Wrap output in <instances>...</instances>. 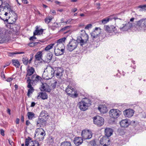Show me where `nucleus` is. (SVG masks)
<instances>
[{
    "label": "nucleus",
    "instance_id": "obj_1",
    "mask_svg": "<svg viewBox=\"0 0 146 146\" xmlns=\"http://www.w3.org/2000/svg\"><path fill=\"white\" fill-rule=\"evenodd\" d=\"M81 36H78L77 40L74 39L71 40L67 45V49L70 51H72L76 49L78 46V43H80L81 45L82 46L86 44L88 39V36L86 33L85 30H81Z\"/></svg>",
    "mask_w": 146,
    "mask_h": 146
},
{
    "label": "nucleus",
    "instance_id": "obj_22",
    "mask_svg": "<svg viewBox=\"0 0 146 146\" xmlns=\"http://www.w3.org/2000/svg\"><path fill=\"white\" fill-rule=\"evenodd\" d=\"M113 129L110 128H106L105 129V134L107 137H110L113 134Z\"/></svg>",
    "mask_w": 146,
    "mask_h": 146
},
{
    "label": "nucleus",
    "instance_id": "obj_28",
    "mask_svg": "<svg viewBox=\"0 0 146 146\" xmlns=\"http://www.w3.org/2000/svg\"><path fill=\"white\" fill-rule=\"evenodd\" d=\"M54 52L56 56H59L63 54L64 52V51H61V50H60V49L58 48L57 47L55 46Z\"/></svg>",
    "mask_w": 146,
    "mask_h": 146
},
{
    "label": "nucleus",
    "instance_id": "obj_52",
    "mask_svg": "<svg viewBox=\"0 0 146 146\" xmlns=\"http://www.w3.org/2000/svg\"><path fill=\"white\" fill-rule=\"evenodd\" d=\"M70 27H71L70 26H67L63 28H62L61 29V31H64L66 30L67 29H69Z\"/></svg>",
    "mask_w": 146,
    "mask_h": 146
},
{
    "label": "nucleus",
    "instance_id": "obj_33",
    "mask_svg": "<svg viewBox=\"0 0 146 146\" xmlns=\"http://www.w3.org/2000/svg\"><path fill=\"white\" fill-rule=\"evenodd\" d=\"M27 115L28 119L29 120H32L35 117V114L32 112H28Z\"/></svg>",
    "mask_w": 146,
    "mask_h": 146
},
{
    "label": "nucleus",
    "instance_id": "obj_57",
    "mask_svg": "<svg viewBox=\"0 0 146 146\" xmlns=\"http://www.w3.org/2000/svg\"><path fill=\"white\" fill-rule=\"evenodd\" d=\"M33 56V55H31L30 56V58L29 60V61H28V62H29V63H31V62Z\"/></svg>",
    "mask_w": 146,
    "mask_h": 146
},
{
    "label": "nucleus",
    "instance_id": "obj_8",
    "mask_svg": "<svg viewBox=\"0 0 146 146\" xmlns=\"http://www.w3.org/2000/svg\"><path fill=\"white\" fill-rule=\"evenodd\" d=\"M121 113V112L118 109H112L109 112L110 116L113 118L115 119L118 117Z\"/></svg>",
    "mask_w": 146,
    "mask_h": 146
},
{
    "label": "nucleus",
    "instance_id": "obj_51",
    "mask_svg": "<svg viewBox=\"0 0 146 146\" xmlns=\"http://www.w3.org/2000/svg\"><path fill=\"white\" fill-rule=\"evenodd\" d=\"M92 27V24H89L87 25L85 28V29H89L91 28Z\"/></svg>",
    "mask_w": 146,
    "mask_h": 146
},
{
    "label": "nucleus",
    "instance_id": "obj_24",
    "mask_svg": "<svg viewBox=\"0 0 146 146\" xmlns=\"http://www.w3.org/2000/svg\"><path fill=\"white\" fill-rule=\"evenodd\" d=\"M48 95L46 93L42 92H40L38 93L37 98L38 99L41 98L43 100H45L47 99Z\"/></svg>",
    "mask_w": 146,
    "mask_h": 146
},
{
    "label": "nucleus",
    "instance_id": "obj_7",
    "mask_svg": "<svg viewBox=\"0 0 146 146\" xmlns=\"http://www.w3.org/2000/svg\"><path fill=\"white\" fill-rule=\"evenodd\" d=\"M81 135L84 139H89L92 137V133L90 131L85 129L82 131Z\"/></svg>",
    "mask_w": 146,
    "mask_h": 146
},
{
    "label": "nucleus",
    "instance_id": "obj_35",
    "mask_svg": "<svg viewBox=\"0 0 146 146\" xmlns=\"http://www.w3.org/2000/svg\"><path fill=\"white\" fill-rule=\"evenodd\" d=\"M55 44V43H51L48 45L44 49V50L46 51H48L50 50V49L52 48L53 46Z\"/></svg>",
    "mask_w": 146,
    "mask_h": 146
},
{
    "label": "nucleus",
    "instance_id": "obj_62",
    "mask_svg": "<svg viewBox=\"0 0 146 146\" xmlns=\"http://www.w3.org/2000/svg\"><path fill=\"white\" fill-rule=\"evenodd\" d=\"M30 124V122L29 120H27L26 121V124L27 125H29Z\"/></svg>",
    "mask_w": 146,
    "mask_h": 146
},
{
    "label": "nucleus",
    "instance_id": "obj_50",
    "mask_svg": "<svg viewBox=\"0 0 146 146\" xmlns=\"http://www.w3.org/2000/svg\"><path fill=\"white\" fill-rule=\"evenodd\" d=\"M57 84V82L56 81H54V82L51 84V86L53 88H55Z\"/></svg>",
    "mask_w": 146,
    "mask_h": 146
},
{
    "label": "nucleus",
    "instance_id": "obj_5",
    "mask_svg": "<svg viewBox=\"0 0 146 146\" xmlns=\"http://www.w3.org/2000/svg\"><path fill=\"white\" fill-rule=\"evenodd\" d=\"M93 119L94 124L98 127H101L104 124V119L101 117L97 115L93 117Z\"/></svg>",
    "mask_w": 146,
    "mask_h": 146
},
{
    "label": "nucleus",
    "instance_id": "obj_32",
    "mask_svg": "<svg viewBox=\"0 0 146 146\" xmlns=\"http://www.w3.org/2000/svg\"><path fill=\"white\" fill-rule=\"evenodd\" d=\"M9 11H7L6 12V13H4L2 15H0V19L2 20L5 23L6 22L7 19L8 18V12Z\"/></svg>",
    "mask_w": 146,
    "mask_h": 146
},
{
    "label": "nucleus",
    "instance_id": "obj_3",
    "mask_svg": "<svg viewBox=\"0 0 146 146\" xmlns=\"http://www.w3.org/2000/svg\"><path fill=\"white\" fill-rule=\"evenodd\" d=\"M41 79V77L39 76L36 74H33L31 76V78L30 77H27V82L29 83V82H30L31 84L33 85L35 84Z\"/></svg>",
    "mask_w": 146,
    "mask_h": 146
},
{
    "label": "nucleus",
    "instance_id": "obj_27",
    "mask_svg": "<svg viewBox=\"0 0 146 146\" xmlns=\"http://www.w3.org/2000/svg\"><path fill=\"white\" fill-rule=\"evenodd\" d=\"M105 30L109 33H111L114 32L116 30L115 27L113 26H105Z\"/></svg>",
    "mask_w": 146,
    "mask_h": 146
},
{
    "label": "nucleus",
    "instance_id": "obj_21",
    "mask_svg": "<svg viewBox=\"0 0 146 146\" xmlns=\"http://www.w3.org/2000/svg\"><path fill=\"white\" fill-rule=\"evenodd\" d=\"M132 26V23L130 22H129L128 23L125 24L123 27H120V29L121 31H126L131 27Z\"/></svg>",
    "mask_w": 146,
    "mask_h": 146
},
{
    "label": "nucleus",
    "instance_id": "obj_40",
    "mask_svg": "<svg viewBox=\"0 0 146 146\" xmlns=\"http://www.w3.org/2000/svg\"><path fill=\"white\" fill-rule=\"evenodd\" d=\"M66 39V38L65 37H64L62 38L59 39L57 40L56 42H55V44L58 43H63L64 42Z\"/></svg>",
    "mask_w": 146,
    "mask_h": 146
},
{
    "label": "nucleus",
    "instance_id": "obj_56",
    "mask_svg": "<svg viewBox=\"0 0 146 146\" xmlns=\"http://www.w3.org/2000/svg\"><path fill=\"white\" fill-rule=\"evenodd\" d=\"M50 139H49L50 141L51 142V143L52 142H53V141H54L53 137H50Z\"/></svg>",
    "mask_w": 146,
    "mask_h": 146
},
{
    "label": "nucleus",
    "instance_id": "obj_49",
    "mask_svg": "<svg viewBox=\"0 0 146 146\" xmlns=\"http://www.w3.org/2000/svg\"><path fill=\"white\" fill-rule=\"evenodd\" d=\"M45 134V132L43 129H42V131L39 134V135H42L43 136H44ZM41 139L43 140L44 139V137H42L41 138Z\"/></svg>",
    "mask_w": 146,
    "mask_h": 146
},
{
    "label": "nucleus",
    "instance_id": "obj_2",
    "mask_svg": "<svg viewBox=\"0 0 146 146\" xmlns=\"http://www.w3.org/2000/svg\"><path fill=\"white\" fill-rule=\"evenodd\" d=\"M92 102L88 98H85L79 102L78 104L80 109L82 111H85L88 109L89 107L91 106Z\"/></svg>",
    "mask_w": 146,
    "mask_h": 146
},
{
    "label": "nucleus",
    "instance_id": "obj_29",
    "mask_svg": "<svg viewBox=\"0 0 146 146\" xmlns=\"http://www.w3.org/2000/svg\"><path fill=\"white\" fill-rule=\"evenodd\" d=\"M98 109L100 112L103 114L106 113L107 111V108L105 106L100 105Z\"/></svg>",
    "mask_w": 146,
    "mask_h": 146
},
{
    "label": "nucleus",
    "instance_id": "obj_43",
    "mask_svg": "<svg viewBox=\"0 0 146 146\" xmlns=\"http://www.w3.org/2000/svg\"><path fill=\"white\" fill-rule=\"evenodd\" d=\"M72 20H73V19L71 18L68 19L66 21L64 22V24H72L73 23L72 22Z\"/></svg>",
    "mask_w": 146,
    "mask_h": 146
},
{
    "label": "nucleus",
    "instance_id": "obj_19",
    "mask_svg": "<svg viewBox=\"0 0 146 146\" xmlns=\"http://www.w3.org/2000/svg\"><path fill=\"white\" fill-rule=\"evenodd\" d=\"M35 71L34 68L31 67L28 68L27 70V74L26 76L25 79H27V77L31 76H32Z\"/></svg>",
    "mask_w": 146,
    "mask_h": 146
},
{
    "label": "nucleus",
    "instance_id": "obj_26",
    "mask_svg": "<svg viewBox=\"0 0 146 146\" xmlns=\"http://www.w3.org/2000/svg\"><path fill=\"white\" fill-rule=\"evenodd\" d=\"M120 124L122 127H127L129 125V123L127 119L122 120L120 122Z\"/></svg>",
    "mask_w": 146,
    "mask_h": 146
},
{
    "label": "nucleus",
    "instance_id": "obj_10",
    "mask_svg": "<svg viewBox=\"0 0 146 146\" xmlns=\"http://www.w3.org/2000/svg\"><path fill=\"white\" fill-rule=\"evenodd\" d=\"M39 146L38 141H31L30 138L25 139V146Z\"/></svg>",
    "mask_w": 146,
    "mask_h": 146
},
{
    "label": "nucleus",
    "instance_id": "obj_34",
    "mask_svg": "<svg viewBox=\"0 0 146 146\" xmlns=\"http://www.w3.org/2000/svg\"><path fill=\"white\" fill-rule=\"evenodd\" d=\"M55 46L57 47L58 48L60 49L61 51H64V46L63 43H58Z\"/></svg>",
    "mask_w": 146,
    "mask_h": 146
},
{
    "label": "nucleus",
    "instance_id": "obj_30",
    "mask_svg": "<svg viewBox=\"0 0 146 146\" xmlns=\"http://www.w3.org/2000/svg\"><path fill=\"white\" fill-rule=\"evenodd\" d=\"M48 117V115L47 112L44 110H43L41 112L39 117L44 119H46Z\"/></svg>",
    "mask_w": 146,
    "mask_h": 146
},
{
    "label": "nucleus",
    "instance_id": "obj_44",
    "mask_svg": "<svg viewBox=\"0 0 146 146\" xmlns=\"http://www.w3.org/2000/svg\"><path fill=\"white\" fill-rule=\"evenodd\" d=\"M23 63L25 65H27L28 64V59L27 58H23L22 59Z\"/></svg>",
    "mask_w": 146,
    "mask_h": 146
},
{
    "label": "nucleus",
    "instance_id": "obj_42",
    "mask_svg": "<svg viewBox=\"0 0 146 146\" xmlns=\"http://www.w3.org/2000/svg\"><path fill=\"white\" fill-rule=\"evenodd\" d=\"M52 19L50 17L46 18L44 19L45 22L46 24H48L51 21Z\"/></svg>",
    "mask_w": 146,
    "mask_h": 146
},
{
    "label": "nucleus",
    "instance_id": "obj_17",
    "mask_svg": "<svg viewBox=\"0 0 146 146\" xmlns=\"http://www.w3.org/2000/svg\"><path fill=\"white\" fill-rule=\"evenodd\" d=\"M41 88V91H44L48 92H50L51 90L50 86L46 83H42Z\"/></svg>",
    "mask_w": 146,
    "mask_h": 146
},
{
    "label": "nucleus",
    "instance_id": "obj_60",
    "mask_svg": "<svg viewBox=\"0 0 146 146\" xmlns=\"http://www.w3.org/2000/svg\"><path fill=\"white\" fill-rule=\"evenodd\" d=\"M35 103L34 102H33L31 103V106H30L31 107H33L35 106Z\"/></svg>",
    "mask_w": 146,
    "mask_h": 146
},
{
    "label": "nucleus",
    "instance_id": "obj_37",
    "mask_svg": "<svg viewBox=\"0 0 146 146\" xmlns=\"http://www.w3.org/2000/svg\"><path fill=\"white\" fill-rule=\"evenodd\" d=\"M12 62L14 66L17 67L18 68L20 66V64L18 60H12Z\"/></svg>",
    "mask_w": 146,
    "mask_h": 146
},
{
    "label": "nucleus",
    "instance_id": "obj_20",
    "mask_svg": "<svg viewBox=\"0 0 146 146\" xmlns=\"http://www.w3.org/2000/svg\"><path fill=\"white\" fill-rule=\"evenodd\" d=\"M46 123V121L43 118L39 117L38 120L37 121L36 125L38 127H41L44 124H45Z\"/></svg>",
    "mask_w": 146,
    "mask_h": 146
},
{
    "label": "nucleus",
    "instance_id": "obj_23",
    "mask_svg": "<svg viewBox=\"0 0 146 146\" xmlns=\"http://www.w3.org/2000/svg\"><path fill=\"white\" fill-rule=\"evenodd\" d=\"M83 142L82 137H75L74 140V143L76 146H78L81 144Z\"/></svg>",
    "mask_w": 146,
    "mask_h": 146
},
{
    "label": "nucleus",
    "instance_id": "obj_38",
    "mask_svg": "<svg viewBox=\"0 0 146 146\" xmlns=\"http://www.w3.org/2000/svg\"><path fill=\"white\" fill-rule=\"evenodd\" d=\"M52 56V54L51 53H48L47 54L46 59V60L47 62H49L51 60Z\"/></svg>",
    "mask_w": 146,
    "mask_h": 146
},
{
    "label": "nucleus",
    "instance_id": "obj_53",
    "mask_svg": "<svg viewBox=\"0 0 146 146\" xmlns=\"http://www.w3.org/2000/svg\"><path fill=\"white\" fill-rule=\"evenodd\" d=\"M4 131L3 130V129H0V133L2 135V136H4L5 135L4 134Z\"/></svg>",
    "mask_w": 146,
    "mask_h": 146
},
{
    "label": "nucleus",
    "instance_id": "obj_46",
    "mask_svg": "<svg viewBox=\"0 0 146 146\" xmlns=\"http://www.w3.org/2000/svg\"><path fill=\"white\" fill-rule=\"evenodd\" d=\"M24 52H12L9 53V56H13L14 55L17 54H21L24 53Z\"/></svg>",
    "mask_w": 146,
    "mask_h": 146
},
{
    "label": "nucleus",
    "instance_id": "obj_31",
    "mask_svg": "<svg viewBox=\"0 0 146 146\" xmlns=\"http://www.w3.org/2000/svg\"><path fill=\"white\" fill-rule=\"evenodd\" d=\"M36 60L40 61L42 59V54L41 51H39L36 53L35 56Z\"/></svg>",
    "mask_w": 146,
    "mask_h": 146
},
{
    "label": "nucleus",
    "instance_id": "obj_41",
    "mask_svg": "<svg viewBox=\"0 0 146 146\" xmlns=\"http://www.w3.org/2000/svg\"><path fill=\"white\" fill-rule=\"evenodd\" d=\"M110 19V18L108 17L102 20V23L103 24H105L107 23L109 21Z\"/></svg>",
    "mask_w": 146,
    "mask_h": 146
},
{
    "label": "nucleus",
    "instance_id": "obj_48",
    "mask_svg": "<svg viewBox=\"0 0 146 146\" xmlns=\"http://www.w3.org/2000/svg\"><path fill=\"white\" fill-rule=\"evenodd\" d=\"M42 131V128H38L35 130V132L38 135H39L40 132Z\"/></svg>",
    "mask_w": 146,
    "mask_h": 146
},
{
    "label": "nucleus",
    "instance_id": "obj_55",
    "mask_svg": "<svg viewBox=\"0 0 146 146\" xmlns=\"http://www.w3.org/2000/svg\"><path fill=\"white\" fill-rule=\"evenodd\" d=\"M50 12L52 13L53 15H56V11L54 10H52L50 11Z\"/></svg>",
    "mask_w": 146,
    "mask_h": 146
},
{
    "label": "nucleus",
    "instance_id": "obj_47",
    "mask_svg": "<svg viewBox=\"0 0 146 146\" xmlns=\"http://www.w3.org/2000/svg\"><path fill=\"white\" fill-rule=\"evenodd\" d=\"M38 42H32L29 43V46L31 47H33L37 45Z\"/></svg>",
    "mask_w": 146,
    "mask_h": 146
},
{
    "label": "nucleus",
    "instance_id": "obj_15",
    "mask_svg": "<svg viewBox=\"0 0 146 146\" xmlns=\"http://www.w3.org/2000/svg\"><path fill=\"white\" fill-rule=\"evenodd\" d=\"M110 139L108 137L106 136L103 137L100 141V143L103 146H107L109 144Z\"/></svg>",
    "mask_w": 146,
    "mask_h": 146
},
{
    "label": "nucleus",
    "instance_id": "obj_59",
    "mask_svg": "<svg viewBox=\"0 0 146 146\" xmlns=\"http://www.w3.org/2000/svg\"><path fill=\"white\" fill-rule=\"evenodd\" d=\"M77 11V8H75L72 10V12L73 13L75 12L76 11Z\"/></svg>",
    "mask_w": 146,
    "mask_h": 146
},
{
    "label": "nucleus",
    "instance_id": "obj_9",
    "mask_svg": "<svg viewBox=\"0 0 146 146\" xmlns=\"http://www.w3.org/2000/svg\"><path fill=\"white\" fill-rule=\"evenodd\" d=\"M11 10L10 5L8 3H6L5 6L0 8V15L6 13V12L8 11H9L8 13H9Z\"/></svg>",
    "mask_w": 146,
    "mask_h": 146
},
{
    "label": "nucleus",
    "instance_id": "obj_58",
    "mask_svg": "<svg viewBox=\"0 0 146 146\" xmlns=\"http://www.w3.org/2000/svg\"><path fill=\"white\" fill-rule=\"evenodd\" d=\"M22 2L25 4H27L28 3V1L27 0H21Z\"/></svg>",
    "mask_w": 146,
    "mask_h": 146
},
{
    "label": "nucleus",
    "instance_id": "obj_16",
    "mask_svg": "<svg viewBox=\"0 0 146 146\" xmlns=\"http://www.w3.org/2000/svg\"><path fill=\"white\" fill-rule=\"evenodd\" d=\"M134 113V111L131 109H127L123 111V113L126 117H132Z\"/></svg>",
    "mask_w": 146,
    "mask_h": 146
},
{
    "label": "nucleus",
    "instance_id": "obj_6",
    "mask_svg": "<svg viewBox=\"0 0 146 146\" xmlns=\"http://www.w3.org/2000/svg\"><path fill=\"white\" fill-rule=\"evenodd\" d=\"M11 12V13L13 15V16H11L10 17L9 16L5 23L9 24H14L17 20V14L12 10Z\"/></svg>",
    "mask_w": 146,
    "mask_h": 146
},
{
    "label": "nucleus",
    "instance_id": "obj_63",
    "mask_svg": "<svg viewBox=\"0 0 146 146\" xmlns=\"http://www.w3.org/2000/svg\"><path fill=\"white\" fill-rule=\"evenodd\" d=\"M19 119L18 118H17L16 120V124H19Z\"/></svg>",
    "mask_w": 146,
    "mask_h": 146
},
{
    "label": "nucleus",
    "instance_id": "obj_54",
    "mask_svg": "<svg viewBox=\"0 0 146 146\" xmlns=\"http://www.w3.org/2000/svg\"><path fill=\"white\" fill-rule=\"evenodd\" d=\"M13 80L12 78H9L7 79L6 81L8 82H10Z\"/></svg>",
    "mask_w": 146,
    "mask_h": 146
},
{
    "label": "nucleus",
    "instance_id": "obj_39",
    "mask_svg": "<svg viewBox=\"0 0 146 146\" xmlns=\"http://www.w3.org/2000/svg\"><path fill=\"white\" fill-rule=\"evenodd\" d=\"M61 146H71V143L69 141H66L62 142Z\"/></svg>",
    "mask_w": 146,
    "mask_h": 146
},
{
    "label": "nucleus",
    "instance_id": "obj_4",
    "mask_svg": "<svg viewBox=\"0 0 146 146\" xmlns=\"http://www.w3.org/2000/svg\"><path fill=\"white\" fill-rule=\"evenodd\" d=\"M65 91L69 96L72 98H76L78 96V94L77 91H75L73 88L70 86H68Z\"/></svg>",
    "mask_w": 146,
    "mask_h": 146
},
{
    "label": "nucleus",
    "instance_id": "obj_64",
    "mask_svg": "<svg viewBox=\"0 0 146 146\" xmlns=\"http://www.w3.org/2000/svg\"><path fill=\"white\" fill-rule=\"evenodd\" d=\"M7 112L9 114V115H11V110L9 109L8 108L7 110Z\"/></svg>",
    "mask_w": 146,
    "mask_h": 146
},
{
    "label": "nucleus",
    "instance_id": "obj_12",
    "mask_svg": "<svg viewBox=\"0 0 146 146\" xmlns=\"http://www.w3.org/2000/svg\"><path fill=\"white\" fill-rule=\"evenodd\" d=\"M39 27L37 26L36 27V29L33 32V36L31 37L30 38V40H33L36 39V38L34 36L36 35H39L40 34H42L43 33V30L42 29H39Z\"/></svg>",
    "mask_w": 146,
    "mask_h": 146
},
{
    "label": "nucleus",
    "instance_id": "obj_61",
    "mask_svg": "<svg viewBox=\"0 0 146 146\" xmlns=\"http://www.w3.org/2000/svg\"><path fill=\"white\" fill-rule=\"evenodd\" d=\"M1 75L2 78H5V76L3 72H1Z\"/></svg>",
    "mask_w": 146,
    "mask_h": 146
},
{
    "label": "nucleus",
    "instance_id": "obj_18",
    "mask_svg": "<svg viewBox=\"0 0 146 146\" xmlns=\"http://www.w3.org/2000/svg\"><path fill=\"white\" fill-rule=\"evenodd\" d=\"M137 25L141 28L146 27V19H143L138 21Z\"/></svg>",
    "mask_w": 146,
    "mask_h": 146
},
{
    "label": "nucleus",
    "instance_id": "obj_25",
    "mask_svg": "<svg viewBox=\"0 0 146 146\" xmlns=\"http://www.w3.org/2000/svg\"><path fill=\"white\" fill-rule=\"evenodd\" d=\"M28 85L27 87L29 89L28 90L27 92V96L29 97L31 94L33 93L34 91L33 88L32 87V85L30 83V82H29V83H27Z\"/></svg>",
    "mask_w": 146,
    "mask_h": 146
},
{
    "label": "nucleus",
    "instance_id": "obj_11",
    "mask_svg": "<svg viewBox=\"0 0 146 146\" xmlns=\"http://www.w3.org/2000/svg\"><path fill=\"white\" fill-rule=\"evenodd\" d=\"M4 33L3 29L0 27V43L6 42L8 41Z\"/></svg>",
    "mask_w": 146,
    "mask_h": 146
},
{
    "label": "nucleus",
    "instance_id": "obj_45",
    "mask_svg": "<svg viewBox=\"0 0 146 146\" xmlns=\"http://www.w3.org/2000/svg\"><path fill=\"white\" fill-rule=\"evenodd\" d=\"M58 27V24L56 23L54 25L50 27L49 28L52 31L55 30L56 28Z\"/></svg>",
    "mask_w": 146,
    "mask_h": 146
},
{
    "label": "nucleus",
    "instance_id": "obj_13",
    "mask_svg": "<svg viewBox=\"0 0 146 146\" xmlns=\"http://www.w3.org/2000/svg\"><path fill=\"white\" fill-rule=\"evenodd\" d=\"M53 70H54V75L56 76V77L58 78L62 75V73L63 71L62 68L56 67Z\"/></svg>",
    "mask_w": 146,
    "mask_h": 146
},
{
    "label": "nucleus",
    "instance_id": "obj_14",
    "mask_svg": "<svg viewBox=\"0 0 146 146\" xmlns=\"http://www.w3.org/2000/svg\"><path fill=\"white\" fill-rule=\"evenodd\" d=\"M101 29L99 27H96L94 31L91 33V36L94 39L96 37L99 36L101 32Z\"/></svg>",
    "mask_w": 146,
    "mask_h": 146
},
{
    "label": "nucleus",
    "instance_id": "obj_36",
    "mask_svg": "<svg viewBox=\"0 0 146 146\" xmlns=\"http://www.w3.org/2000/svg\"><path fill=\"white\" fill-rule=\"evenodd\" d=\"M137 8L139 9L140 11H146V5H140L137 7Z\"/></svg>",
    "mask_w": 146,
    "mask_h": 146
}]
</instances>
